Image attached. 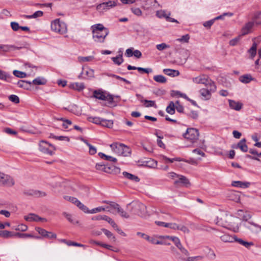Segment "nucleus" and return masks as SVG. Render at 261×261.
<instances>
[{
	"mask_svg": "<svg viewBox=\"0 0 261 261\" xmlns=\"http://www.w3.org/2000/svg\"><path fill=\"white\" fill-rule=\"evenodd\" d=\"M216 224L225 228L238 232L239 229L238 219L225 213L221 214L215 221Z\"/></svg>",
	"mask_w": 261,
	"mask_h": 261,
	"instance_id": "1",
	"label": "nucleus"
},
{
	"mask_svg": "<svg viewBox=\"0 0 261 261\" xmlns=\"http://www.w3.org/2000/svg\"><path fill=\"white\" fill-rule=\"evenodd\" d=\"M93 39L95 42L102 43L105 41L106 37L109 34L108 29L100 23L91 26Z\"/></svg>",
	"mask_w": 261,
	"mask_h": 261,
	"instance_id": "2",
	"label": "nucleus"
},
{
	"mask_svg": "<svg viewBox=\"0 0 261 261\" xmlns=\"http://www.w3.org/2000/svg\"><path fill=\"white\" fill-rule=\"evenodd\" d=\"M129 205H131L130 211L133 215L141 217H144L147 215L146 206L143 203L139 202L129 203L127 205V208Z\"/></svg>",
	"mask_w": 261,
	"mask_h": 261,
	"instance_id": "3",
	"label": "nucleus"
},
{
	"mask_svg": "<svg viewBox=\"0 0 261 261\" xmlns=\"http://www.w3.org/2000/svg\"><path fill=\"white\" fill-rule=\"evenodd\" d=\"M110 147L115 153L118 155L126 156L130 153V148L122 143L115 142L111 144Z\"/></svg>",
	"mask_w": 261,
	"mask_h": 261,
	"instance_id": "4",
	"label": "nucleus"
},
{
	"mask_svg": "<svg viewBox=\"0 0 261 261\" xmlns=\"http://www.w3.org/2000/svg\"><path fill=\"white\" fill-rule=\"evenodd\" d=\"M39 150L44 153L51 155L54 154V151L56 150V148L51 144L42 140L39 143Z\"/></svg>",
	"mask_w": 261,
	"mask_h": 261,
	"instance_id": "5",
	"label": "nucleus"
},
{
	"mask_svg": "<svg viewBox=\"0 0 261 261\" xmlns=\"http://www.w3.org/2000/svg\"><path fill=\"white\" fill-rule=\"evenodd\" d=\"M51 28L53 31L61 34L67 32L66 24L64 22L60 21L59 19H56L51 23Z\"/></svg>",
	"mask_w": 261,
	"mask_h": 261,
	"instance_id": "6",
	"label": "nucleus"
},
{
	"mask_svg": "<svg viewBox=\"0 0 261 261\" xmlns=\"http://www.w3.org/2000/svg\"><path fill=\"white\" fill-rule=\"evenodd\" d=\"M117 5V3L116 2L109 1L97 5L96 10L100 13H103L116 7Z\"/></svg>",
	"mask_w": 261,
	"mask_h": 261,
	"instance_id": "7",
	"label": "nucleus"
},
{
	"mask_svg": "<svg viewBox=\"0 0 261 261\" xmlns=\"http://www.w3.org/2000/svg\"><path fill=\"white\" fill-rule=\"evenodd\" d=\"M205 88L201 89L199 90L200 95L203 97L204 99L207 100L211 97V92L215 91L216 86L215 84L205 86Z\"/></svg>",
	"mask_w": 261,
	"mask_h": 261,
	"instance_id": "8",
	"label": "nucleus"
},
{
	"mask_svg": "<svg viewBox=\"0 0 261 261\" xmlns=\"http://www.w3.org/2000/svg\"><path fill=\"white\" fill-rule=\"evenodd\" d=\"M0 184L5 186L11 187L14 185L15 181L10 176L0 172Z\"/></svg>",
	"mask_w": 261,
	"mask_h": 261,
	"instance_id": "9",
	"label": "nucleus"
},
{
	"mask_svg": "<svg viewBox=\"0 0 261 261\" xmlns=\"http://www.w3.org/2000/svg\"><path fill=\"white\" fill-rule=\"evenodd\" d=\"M192 81L196 84H201L205 85V86L211 85L215 84L211 79H210L206 75L202 74L197 77H193Z\"/></svg>",
	"mask_w": 261,
	"mask_h": 261,
	"instance_id": "10",
	"label": "nucleus"
},
{
	"mask_svg": "<svg viewBox=\"0 0 261 261\" xmlns=\"http://www.w3.org/2000/svg\"><path fill=\"white\" fill-rule=\"evenodd\" d=\"M199 136L198 131L195 128H188L187 132L184 135L185 138L191 141H194L198 139Z\"/></svg>",
	"mask_w": 261,
	"mask_h": 261,
	"instance_id": "11",
	"label": "nucleus"
},
{
	"mask_svg": "<svg viewBox=\"0 0 261 261\" xmlns=\"http://www.w3.org/2000/svg\"><path fill=\"white\" fill-rule=\"evenodd\" d=\"M260 24V23L258 22L250 21L246 23L241 30L242 35L244 36L251 32V29L254 25V24Z\"/></svg>",
	"mask_w": 261,
	"mask_h": 261,
	"instance_id": "12",
	"label": "nucleus"
},
{
	"mask_svg": "<svg viewBox=\"0 0 261 261\" xmlns=\"http://www.w3.org/2000/svg\"><path fill=\"white\" fill-rule=\"evenodd\" d=\"M93 96L100 100H107L109 101H112L113 100V98L111 95L106 96L104 93L100 90H95L93 92Z\"/></svg>",
	"mask_w": 261,
	"mask_h": 261,
	"instance_id": "13",
	"label": "nucleus"
},
{
	"mask_svg": "<svg viewBox=\"0 0 261 261\" xmlns=\"http://www.w3.org/2000/svg\"><path fill=\"white\" fill-rule=\"evenodd\" d=\"M24 219L25 220L27 221H42V222H46L47 220L44 218H41L39 217V216L34 214V213H30L27 216H25L24 217Z\"/></svg>",
	"mask_w": 261,
	"mask_h": 261,
	"instance_id": "14",
	"label": "nucleus"
},
{
	"mask_svg": "<svg viewBox=\"0 0 261 261\" xmlns=\"http://www.w3.org/2000/svg\"><path fill=\"white\" fill-rule=\"evenodd\" d=\"M174 184L176 186H178L180 184H181L182 185L186 187H189L191 185L190 181L186 176L180 175L178 178V179L175 180Z\"/></svg>",
	"mask_w": 261,
	"mask_h": 261,
	"instance_id": "15",
	"label": "nucleus"
},
{
	"mask_svg": "<svg viewBox=\"0 0 261 261\" xmlns=\"http://www.w3.org/2000/svg\"><path fill=\"white\" fill-rule=\"evenodd\" d=\"M23 193L25 195L35 196L36 197H44L46 195V194L44 192L34 191L33 190H25Z\"/></svg>",
	"mask_w": 261,
	"mask_h": 261,
	"instance_id": "16",
	"label": "nucleus"
},
{
	"mask_svg": "<svg viewBox=\"0 0 261 261\" xmlns=\"http://www.w3.org/2000/svg\"><path fill=\"white\" fill-rule=\"evenodd\" d=\"M246 140L245 139H243L240 141V142L236 145L232 146L234 148H239L241 151L244 152H246L248 151V147L246 144Z\"/></svg>",
	"mask_w": 261,
	"mask_h": 261,
	"instance_id": "17",
	"label": "nucleus"
},
{
	"mask_svg": "<svg viewBox=\"0 0 261 261\" xmlns=\"http://www.w3.org/2000/svg\"><path fill=\"white\" fill-rule=\"evenodd\" d=\"M221 240L226 243H231L236 241V237L232 236L228 234H224L220 237Z\"/></svg>",
	"mask_w": 261,
	"mask_h": 261,
	"instance_id": "18",
	"label": "nucleus"
},
{
	"mask_svg": "<svg viewBox=\"0 0 261 261\" xmlns=\"http://www.w3.org/2000/svg\"><path fill=\"white\" fill-rule=\"evenodd\" d=\"M17 85L20 88H22L27 90H29L31 86V82L25 81L23 80H19L17 83Z\"/></svg>",
	"mask_w": 261,
	"mask_h": 261,
	"instance_id": "19",
	"label": "nucleus"
},
{
	"mask_svg": "<svg viewBox=\"0 0 261 261\" xmlns=\"http://www.w3.org/2000/svg\"><path fill=\"white\" fill-rule=\"evenodd\" d=\"M229 103L230 107L236 111H239L242 108V104L240 102H236L232 100H229Z\"/></svg>",
	"mask_w": 261,
	"mask_h": 261,
	"instance_id": "20",
	"label": "nucleus"
},
{
	"mask_svg": "<svg viewBox=\"0 0 261 261\" xmlns=\"http://www.w3.org/2000/svg\"><path fill=\"white\" fill-rule=\"evenodd\" d=\"M232 186L233 187L246 188H248L250 184L249 182H243L241 181H234L232 182Z\"/></svg>",
	"mask_w": 261,
	"mask_h": 261,
	"instance_id": "21",
	"label": "nucleus"
},
{
	"mask_svg": "<svg viewBox=\"0 0 261 261\" xmlns=\"http://www.w3.org/2000/svg\"><path fill=\"white\" fill-rule=\"evenodd\" d=\"M110 208L115 210L117 211V213L118 214V213L120 212V211L121 208V207L118 204H117L116 203L110 202V206L106 207V208L109 209L108 210L109 212L114 214V212H112V211L111 209H110Z\"/></svg>",
	"mask_w": 261,
	"mask_h": 261,
	"instance_id": "22",
	"label": "nucleus"
},
{
	"mask_svg": "<svg viewBox=\"0 0 261 261\" xmlns=\"http://www.w3.org/2000/svg\"><path fill=\"white\" fill-rule=\"evenodd\" d=\"M163 72L166 75L173 77L178 76L179 74V72L178 70L171 69H164Z\"/></svg>",
	"mask_w": 261,
	"mask_h": 261,
	"instance_id": "23",
	"label": "nucleus"
},
{
	"mask_svg": "<svg viewBox=\"0 0 261 261\" xmlns=\"http://www.w3.org/2000/svg\"><path fill=\"white\" fill-rule=\"evenodd\" d=\"M31 83L32 84L35 85H42L46 84V80L43 77H38L34 79Z\"/></svg>",
	"mask_w": 261,
	"mask_h": 261,
	"instance_id": "24",
	"label": "nucleus"
},
{
	"mask_svg": "<svg viewBox=\"0 0 261 261\" xmlns=\"http://www.w3.org/2000/svg\"><path fill=\"white\" fill-rule=\"evenodd\" d=\"M123 175L126 178L135 181L136 182H138L140 180V179L138 176L134 175L132 174H130L129 173H128L127 172H123Z\"/></svg>",
	"mask_w": 261,
	"mask_h": 261,
	"instance_id": "25",
	"label": "nucleus"
},
{
	"mask_svg": "<svg viewBox=\"0 0 261 261\" xmlns=\"http://www.w3.org/2000/svg\"><path fill=\"white\" fill-rule=\"evenodd\" d=\"M84 75H86L89 77H93V70L92 69L88 70H83L82 73L79 75V79L85 78V77L83 76Z\"/></svg>",
	"mask_w": 261,
	"mask_h": 261,
	"instance_id": "26",
	"label": "nucleus"
},
{
	"mask_svg": "<svg viewBox=\"0 0 261 261\" xmlns=\"http://www.w3.org/2000/svg\"><path fill=\"white\" fill-rule=\"evenodd\" d=\"M14 236H16L20 238H35V239H40V237H35L32 234L28 233H22L19 232H17L14 233Z\"/></svg>",
	"mask_w": 261,
	"mask_h": 261,
	"instance_id": "27",
	"label": "nucleus"
},
{
	"mask_svg": "<svg viewBox=\"0 0 261 261\" xmlns=\"http://www.w3.org/2000/svg\"><path fill=\"white\" fill-rule=\"evenodd\" d=\"M253 80L250 74H245L240 77V81L243 83H248Z\"/></svg>",
	"mask_w": 261,
	"mask_h": 261,
	"instance_id": "28",
	"label": "nucleus"
},
{
	"mask_svg": "<svg viewBox=\"0 0 261 261\" xmlns=\"http://www.w3.org/2000/svg\"><path fill=\"white\" fill-rule=\"evenodd\" d=\"M69 87H70V88H71L72 89L77 90L78 91H81L85 88L84 85L83 83H72L70 85Z\"/></svg>",
	"mask_w": 261,
	"mask_h": 261,
	"instance_id": "29",
	"label": "nucleus"
},
{
	"mask_svg": "<svg viewBox=\"0 0 261 261\" xmlns=\"http://www.w3.org/2000/svg\"><path fill=\"white\" fill-rule=\"evenodd\" d=\"M256 48H257V43L256 41L253 42V43L251 46V47L249 49L248 52L250 54L251 57L253 58L256 54Z\"/></svg>",
	"mask_w": 261,
	"mask_h": 261,
	"instance_id": "30",
	"label": "nucleus"
},
{
	"mask_svg": "<svg viewBox=\"0 0 261 261\" xmlns=\"http://www.w3.org/2000/svg\"><path fill=\"white\" fill-rule=\"evenodd\" d=\"M100 124L103 126L111 128L113 126V121L111 120H106L101 119Z\"/></svg>",
	"mask_w": 261,
	"mask_h": 261,
	"instance_id": "31",
	"label": "nucleus"
},
{
	"mask_svg": "<svg viewBox=\"0 0 261 261\" xmlns=\"http://www.w3.org/2000/svg\"><path fill=\"white\" fill-rule=\"evenodd\" d=\"M157 5L156 0H146L145 4V7L146 9H149L152 7H155Z\"/></svg>",
	"mask_w": 261,
	"mask_h": 261,
	"instance_id": "32",
	"label": "nucleus"
},
{
	"mask_svg": "<svg viewBox=\"0 0 261 261\" xmlns=\"http://www.w3.org/2000/svg\"><path fill=\"white\" fill-rule=\"evenodd\" d=\"M101 231L105 233V234L108 237V238L112 239L113 241H116V238L113 235V234L109 230L105 229L102 228Z\"/></svg>",
	"mask_w": 261,
	"mask_h": 261,
	"instance_id": "33",
	"label": "nucleus"
},
{
	"mask_svg": "<svg viewBox=\"0 0 261 261\" xmlns=\"http://www.w3.org/2000/svg\"><path fill=\"white\" fill-rule=\"evenodd\" d=\"M235 241L238 242L240 244L243 245L244 246L247 248H249L250 246H252L253 245V243L252 242H248L243 240L242 239H238L237 238Z\"/></svg>",
	"mask_w": 261,
	"mask_h": 261,
	"instance_id": "34",
	"label": "nucleus"
},
{
	"mask_svg": "<svg viewBox=\"0 0 261 261\" xmlns=\"http://www.w3.org/2000/svg\"><path fill=\"white\" fill-rule=\"evenodd\" d=\"M43 14V13L41 11H37L35 12L33 15H25L24 17L26 18H36L39 17H41Z\"/></svg>",
	"mask_w": 261,
	"mask_h": 261,
	"instance_id": "35",
	"label": "nucleus"
},
{
	"mask_svg": "<svg viewBox=\"0 0 261 261\" xmlns=\"http://www.w3.org/2000/svg\"><path fill=\"white\" fill-rule=\"evenodd\" d=\"M21 47H16L14 45H3L2 50L5 52H8L11 50L19 49Z\"/></svg>",
	"mask_w": 261,
	"mask_h": 261,
	"instance_id": "36",
	"label": "nucleus"
},
{
	"mask_svg": "<svg viewBox=\"0 0 261 261\" xmlns=\"http://www.w3.org/2000/svg\"><path fill=\"white\" fill-rule=\"evenodd\" d=\"M153 80L155 82L160 83H165L167 81L166 77L162 75H158L154 76Z\"/></svg>",
	"mask_w": 261,
	"mask_h": 261,
	"instance_id": "37",
	"label": "nucleus"
},
{
	"mask_svg": "<svg viewBox=\"0 0 261 261\" xmlns=\"http://www.w3.org/2000/svg\"><path fill=\"white\" fill-rule=\"evenodd\" d=\"M112 60L115 64L120 65L123 62L122 54L121 53L120 55L116 57L112 58Z\"/></svg>",
	"mask_w": 261,
	"mask_h": 261,
	"instance_id": "38",
	"label": "nucleus"
},
{
	"mask_svg": "<svg viewBox=\"0 0 261 261\" xmlns=\"http://www.w3.org/2000/svg\"><path fill=\"white\" fill-rule=\"evenodd\" d=\"M166 111L170 114H173L175 113V106L173 102H170L169 106L166 108Z\"/></svg>",
	"mask_w": 261,
	"mask_h": 261,
	"instance_id": "39",
	"label": "nucleus"
},
{
	"mask_svg": "<svg viewBox=\"0 0 261 261\" xmlns=\"http://www.w3.org/2000/svg\"><path fill=\"white\" fill-rule=\"evenodd\" d=\"M49 137V138H53L54 139H55L56 140H60V141L65 140V141H67V142H69L70 141V139L68 137L62 136H56L54 135L53 134H50Z\"/></svg>",
	"mask_w": 261,
	"mask_h": 261,
	"instance_id": "40",
	"label": "nucleus"
},
{
	"mask_svg": "<svg viewBox=\"0 0 261 261\" xmlns=\"http://www.w3.org/2000/svg\"><path fill=\"white\" fill-rule=\"evenodd\" d=\"M0 236L4 238H9L15 236L14 233H13V232L11 231L8 230H4L0 231Z\"/></svg>",
	"mask_w": 261,
	"mask_h": 261,
	"instance_id": "41",
	"label": "nucleus"
},
{
	"mask_svg": "<svg viewBox=\"0 0 261 261\" xmlns=\"http://www.w3.org/2000/svg\"><path fill=\"white\" fill-rule=\"evenodd\" d=\"M144 105L145 107L149 108V107H154L155 108H156V105L155 104V102L153 100H144Z\"/></svg>",
	"mask_w": 261,
	"mask_h": 261,
	"instance_id": "42",
	"label": "nucleus"
},
{
	"mask_svg": "<svg viewBox=\"0 0 261 261\" xmlns=\"http://www.w3.org/2000/svg\"><path fill=\"white\" fill-rule=\"evenodd\" d=\"M101 118L97 117H88V120L89 122H93L94 123H95L96 124H100L101 122Z\"/></svg>",
	"mask_w": 261,
	"mask_h": 261,
	"instance_id": "43",
	"label": "nucleus"
},
{
	"mask_svg": "<svg viewBox=\"0 0 261 261\" xmlns=\"http://www.w3.org/2000/svg\"><path fill=\"white\" fill-rule=\"evenodd\" d=\"M168 239L172 240L177 248L181 245L179 238L176 237H168Z\"/></svg>",
	"mask_w": 261,
	"mask_h": 261,
	"instance_id": "44",
	"label": "nucleus"
},
{
	"mask_svg": "<svg viewBox=\"0 0 261 261\" xmlns=\"http://www.w3.org/2000/svg\"><path fill=\"white\" fill-rule=\"evenodd\" d=\"M58 120L63 122L62 125L65 128H67L68 127V125H70L72 124V122L70 120L66 119L64 118H61L60 119H58Z\"/></svg>",
	"mask_w": 261,
	"mask_h": 261,
	"instance_id": "45",
	"label": "nucleus"
},
{
	"mask_svg": "<svg viewBox=\"0 0 261 261\" xmlns=\"http://www.w3.org/2000/svg\"><path fill=\"white\" fill-rule=\"evenodd\" d=\"M10 76L4 71L0 70V80L8 81Z\"/></svg>",
	"mask_w": 261,
	"mask_h": 261,
	"instance_id": "46",
	"label": "nucleus"
},
{
	"mask_svg": "<svg viewBox=\"0 0 261 261\" xmlns=\"http://www.w3.org/2000/svg\"><path fill=\"white\" fill-rule=\"evenodd\" d=\"M13 74L15 76L20 78H24L27 76V74L25 72L18 70H14Z\"/></svg>",
	"mask_w": 261,
	"mask_h": 261,
	"instance_id": "47",
	"label": "nucleus"
},
{
	"mask_svg": "<svg viewBox=\"0 0 261 261\" xmlns=\"http://www.w3.org/2000/svg\"><path fill=\"white\" fill-rule=\"evenodd\" d=\"M203 257L202 256H196L193 257H189L187 259H182L185 261H197L202 259Z\"/></svg>",
	"mask_w": 261,
	"mask_h": 261,
	"instance_id": "48",
	"label": "nucleus"
},
{
	"mask_svg": "<svg viewBox=\"0 0 261 261\" xmlns=\"http://www.w3.org/2000/svg\"><path fill=\"white\" fill-rule=\"evenodd\" d=\"M9 99L14 103H18L19 102V98L16 95H11L9 96Z\"/></svg>",
	"mask_w": 261,
	"mask_h": 261,
	"instance_id": "49",
	"label": "nucleus"
},
{
	"mask_svg": "<svg viewBox=\"0 0 261 261\" xmlns=\"http://www.w3.org/2000/svg\"><path fill=\"white\" fill-rule=\"evenodd\" d=\"M118 214L122 218L125 219H128L130 218V215L128 214V213L125 211L122 207L120 212L118 213Z\"/></svg>",
	"mask_w": 261,
	"mask_h": 261,
	"instance_id": "50",
	"label": "nucleus"
},
{
	"mask_svg": "<svg viewBox=\"0 0 261 261\" xmlns=\"http://www.w3.org/2000/svg\"><path fill=\"white\" fill-rule=\"evenodd\" d=\"M28 227L26 225L23 224H21L18 225L17 227L15 228V230L21 231H25L27 230Z\"/></svg>",
	"mask_w": 261,
	"mask_h": 261,
	"instance_id": "51",
	"label": "nucleus"
},
{
	"mask_svg": "<svg viewBox=\"0 0 261 261\" xmlns=\"http://www.w3.org/2000/svg\"><path fill=\"white\" fill-rule=\"evenodd\" d=\"M156 47L157 49H158L159 50L162 51V50H163L164 49H166L169 48V46L167 45L165 43H163L156 45Z\"/></svg>",
	"mask_w": 261,
	"mask_h": 261,
	"instance_id": "52",
	"label": "nucleus"
},
{
	"mask_svg": "<svg viewBox=\"0 0 261 261\" xmlns=\"http://www.w3.org/2000/svg\"><path fill=\"white\" fill-rule=\"evenodd\" d=\"M106 209H107L106 207L105 208V207H103L102 206H100V207H98L93 208L91 210H90L89 213L90 214L96 213L97 212L105 211L106 210Z\"/></svg>",
	"mask_w": 261,
	"mask_h": 261,
	"instance_id": "53",
	"label": "nucleus"
},
{
	"mask_svg": "<svg viewBox=\"0 0 261 261\" xmlns=\"http://www.w3.org/2000/svg\"><path fill=\"white\" fill-rule=\"evenodd\" d=\"M156 16L159 18L164 17L166 19L168 14L164 10L158 11L156 13Z\"/></svg>",
	"mask_w": 261,
	"mask_h": 261,
	"instance_id": "54",
	"label": "nucleus"
},
{
	"mask_svg": "<svg viewBox=\"0 0 261 261\" xmlns=\"http://www.w3.org/2000/svg\"><path fill=\"white\" fill-rule=\"evenodd\" d=\"M35 230L43 237L45 238L47 231L40 227H36Z\"/></svg>",
	"mask_w": 261,
	"mask_h": 261,
	"instance_id": "55",
	"label": "nucleus"
},
{
	"mask_svg": "<svg viewBox=\"0 0 261 261\" xmlns=\"http://www.w3.org/2000/svg\"><path fill=\"white\" fill-rule=\"evenodd\" d=\"M93 59L92 57L89 56V57H79L78 59L79 61L81 62H89L91 61Z\"/></svg>",
	"mask_w": 261,
	"mask_h": 261,
	"instance_id": "56",
	"label": "nucleus"
},
{
	"mask_svg": "<svg viewBox=\"0 0 261 261\" xmlns=\"http://www.w3.org/2000/svg\"><path fill=\"white\" fill-rule=\"evenodd\" d=\"M64 199L67 201L71 202L72 203H74V204L76 203V202L78 200L77 198L69 196H64Z\"/></svg>",
	"mask_w": 261,
	"mask_h": 261,
	"instance_id": "57",
	"label": "nucleus"
},
{
	"mask_svg": "<svg viewBox=\"0 0 261 261\" xmlns=\"http://www.w3.org/2000/svg\"><path fill=\"white\" fill-rule=\"evenodd\" d=\"M251 215L247 212H244L241 219L245 221H247L251 218Z\"/></svg>",
	"mask_w": 261,
	"mask_h": 261,
	"instance_id": "58",
	"label": "nucleus"
},
{
	"mask_svg": "<svg viewBox=\"0 0 261 261\" xmlns=\"http://www.w3.org/2000/svg\"><path fill=\"white\" fill-rule=\"evenodd\" d=\"M215 20L213 19L210 20L209 21H205L203 23V25L204 27L210 29L211 27L213 24L214 23Z\"/></svg>",
	"mask_w": 261,
	"mask_h": 261,
	"instance_id": "59",
	"label": "nucleus"
},
{
	"mask_svg": "<svg viewBox=\"0 0 261 261\" xmlns=\"http://www.w3.org/2000/svg\"><path fill=\"white\" fill-rule=\"evenodd\" d=\"M190 39V36L188 34L184 35L181 37V38H179L177 39L178 41H179L180 42H188Z\"/></svg>",
	"mask_w": 261,
	"mask_h": 261,
	"instance_id": "60",
	"label": "nucleus"
},
{
	"mask_svg": "<svg viewBox=\"0 0 261 261\" xmlns=\"http://www.w3.org/2000/svg\"><path fill=\"white\" fill-rule=\"evenodd\" d=\"M11 26L12 30L14 31H17L20 29V27H19V24L16 22H11Z\"/></svg>",
	"mask_w": 261,
	"mask_h": 261,
	"instance_id": "61",
	"label": "nucleus"
},
{
	"mask_svg": "<svg viewBox=\"0 0 261 261\" xmlns=\"http://www.w3.org/2000/svg\"><path fill=\"white\" fill-rule=\"evenodd\" d=\"M189 115L190 117H191L192 118L194 119H196L198 117V113L197 111H191L190 113L189 114Z\"/></svg>",
	"mask_w": 261,
	"mask_h": 261,
	"instance_id": "62",
	"label": "nucleus"
},
{
	"mask_svg": "<svg viewBox=\"0 0 261 261\" xmlns=\"http://www.w3.org/2000/svg\"><path fill=\"white\" fill-rule=\"evenodd\" d=\"M179 228L178 230H180L186 233H188L190 232L189 229L185 225H179Z\"/></svg>",
	"mask_w": 261,
	"mask_h": 261,
	"instance_id": "63",
	"label": "nucleus"
},
{
	"mask_svg": "<svg viewBox=\"0 0 261 261\" xmlns=\"http://www.w3.org/2000/svg\"><path fill=\"white\" fill-rule=\"evenodd\" d=\"M125 55L127 57H130L133 56V48H129L126 50Z\"/></svg>",
	"mask_w": 261,
	"mask_h": 261,
	"instance_id": "64",
	"label": "nucleus"
}]
</instances>
